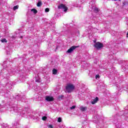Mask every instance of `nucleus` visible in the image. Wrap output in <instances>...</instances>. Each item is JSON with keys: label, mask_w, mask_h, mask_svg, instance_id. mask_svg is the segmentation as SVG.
<instances>
[{"label": "nucleus", "mask_w": 128, "mask_h": 128, "mask_svg": "<svg viewBox=\"0 0 128 128\" xmlns=\"http://www.w3.org/2000/svg\"><path fill=\"white\" fill-rule=\"evenodd\" d=\"M11 112H18L19 114H20L22 116H24L26 118H33L34 120H38L40 118V116H35L32 115V112H30V108H25V110H22L18 106H13L11 107Z\"/></svg>", "instance_id": "nucleus-1"}, {"label": "nucleus", "mask_w": 128, "mask_h": 128, "mask_svg": "<svg viewBox=\"0 0 128 128\" xmlns=\"http://www.w3.org/2000/svg\"><path fill=\"white\" fill-rule=\"evenodd\" d=\"M66 92H72L74 90V86L72 84H67L66 87Z\"/></svg>", "instance_id": "nucleus-2"}, {"label": "nucleus", "mask_w": 128, "mask_h": 128, "mask_svg": "<svg viewBox=\"0 0 128 128\" xmlns=\"http://www.w3.org/2000/svg\"><path fill=\"white\" fill-rule=\"evenodd\" d=\"M16 100H20L21 102H26V96H21L20 94L16 95L15 96Z\"/></svg>", "instance_id": "nucleus-3"}, {"label": "nucleus", "mask_w": 128, "mask_h": 128, "mask_svg": "<svg viewBox=\"0 0 128 128\" xmlns=\"http://www.w3.org/2000/svg\"><path fill=\"white\" fill-rule=\"evenodd\" d=\"M94 46L96 50H100L101 48H102L104 44L100 42H97L94 44Z\"/></svg>", "instance_id": "nucleus-4"}, {"label": "nucleus", "mask_w": 128, "mask_h": 128, "mask_svg": "<svg viewBox=\"0 0 128 128\" xmlns=\"http://www.w3.org/2000/svg\"><path fill=\"white\" fill-rule=\"evenodd\" d=\"M58 10H63L64 12L68 10V7L64 6V4H62L58 6Z\"/></svg>", "instance_id": "nucleus-5"}, {"label": "nucleus", "mask_w": 128, "mask_h": 128, "mask_svg": "<svg viewBox=\"0 0 128 128\" xmlns=\"http://www.w3.org/2000/svg\"><path fill=\"white\" fill-rule=\"evenodd\" d=\"M45 100L47 102H54V96L50 95L46 96Z\"/></svg>", "instance_id": "nucleus-6"}, {"label": "nucleus", "mask_w": 128, "mask_h": 128, "mask_svg": "<svg viewBox=\"0 0 128 128\" xmlns=\"http://www.w3.org/2000/svg\"><path fill=\"white\" fill-rule=\"evenodd\" d=\"M78 48V46H72L67 50L66 52H68V54H71V52H72Z\"/></svg>", "instance_id": "nucleus-7"}, {"label": "nucleus", "mask_w": 128, "mask_h": 128, "mask_svg": "<svg viewBox=\"0 0 128 128\" xmlns=\"http://www.w3.org/2000/svg\"><path fill=\"white\" fill-rule=\"evenodd\" d=\"M79 108L82 112H86L88 110V108L86 106H80Z\"/></svg>", "instance_id": "nucleus-8"}, {"label": "nucleus", "mask_w": 128, "mask_h": 128, "mask_svg": "<svg viewBox=\"0 0 128 128\" xmlns=\"http://www.w3.org/2000/svg\"><path fill=\"white\" fill-rule=\"evenodd\" d=\"M98 102V98L96 97L94 100L91 101V104H96Z\"/></svg>", "instance_id": "nucleus-9"}, {"label": "nucleus", "mask_w": 128, "mask_h": 128, "mask_svg": "<svg viewBox=\"0 0 128 128\" xmlns=\"http://www.w3.org/2000/svg\"><path fill=\"white\" fill-rule=\"evenodd\" d=\"M92 10L94 12H98V8L96 6H92Z\"/></svg>", "instance_id": "nucleus-10"}, {"label": "nucleus", "mask_w": 128, "mask_h": 128, "mask_svg": "<svg viewBox=\"0 0 128 128\" xmlns=\"http://www.w3.org/2000/svg\"><path fill=\"white\" fill-rule=\"evenodd\" d=\"M2 128H8V124H2Z\"/></svg>", "instance_id": "nucleus-11"}, {"label": "nucleus", "mask_w": 128, "mask_h": 128, "mask_svg": "<svg viewBox=\"0 0 128 128\" xmlns=\"http://www.w3.org/2000/svg\"><path fill=\"white\" fill-rule=\"evenodd\" d=\"M52 74H58V70H56V69H53Z\"/></svg>", "instance_id": "nucleus-12"}, {"label": "nucleus", "mask_w": 128, "mask_h": 128, "mask_svg": "<svg viewBox=\"0 0 128 128\" xmlns=\"http://www.w3.org/2000/svg\"><path fill=\"white\" fill-rule=\"evenodd\" d=\"M18 9V5H16L14 6L13 8V10H16Z\"/></svg>", "instance_id": "nucleus-13"}, {"label": "nucleus", "mask_w": 128, "mask_h": 128, "mask_svg": "<svg viewBox=\"0 0 128 128\" xmlns=\"http://www.w3.org/2000/svg\"><path fill=\"white\" fill-rule=\"evenodd\" d=\"M8 64V62H7V61H4L3 62V66H8V64Z\"/></svg>", "instance_id": "nucleus-14"}, {"label": "nucleus", "mask_w": 128, "mask_h": 128, "mask_svg": "<svg viewBox=\"0 0 128 128\" xmlns=\"http://www.w3.org/2000/svg\"><path fill=\"white\" fill-rule=\"evenodd\" d=\"M31 12H33L34 14H37L38 13V10H36L33 8L31 10Z\"/></svg>", "instance_id": "nucleus-15"}, {"label": "nucleus", "mask_w": 128, "mask_h": 128, "mask_svg": "<svg viewBox=\"0 0 128 128\" xmlns=\"http://www.w3.org/2000/svg\"><path fill=\"white\" fill-rule=\"evenodd\" d=\"M2 42H8V40L6 38H2L1 40Z\"/></svg>", "instance_id": "nucleus-16"}, {"label": "nucleus", "mask_w": 128, "mask_h": 128, "mask_svg": "<svg viewBox=\"0 0 128 128\" xmlns=\"http://www.w3.org/2000/svg\"><path fill=\"white\" fill-rule=\"evenodd\" d=\"M36 82H38V84H40V79L36 78Z\"/></svg>", "instance_id": "nucleus-17"}, {"label": "nucleus", "mask_w": 128, "mask_h": 128, "mask_svg": "<svg viewBox=\"0 0 128 128\" xmlns=\"http://www.w3.org/2000/svg\"><path fill=\"white\" fill-rule=\"evenodd\" d=\"M42 6V2L40 1H38V4H37V6Z\"/></svg>", "instance_id": "nucleus-18"}, {"label": "nucleus", "mask_w": 128, "mask_h": 128, "mask_svg": "<svg viewBox=\"0 0 128 128\" xmlns=\"http://www.w3.org/2000/svg\"><path fill=\"white\" fill-rule=\"evenodd\" d=\"M42 120H46L48 118L46 116H42Z\"/></svg>", "instance_id": "nucleus-19"}, {"label": "nucleus", "mask_w": 128, "mask_h": 128, "mask_svg": "<svg viewBox=\"0 0 128 128\" xmlns=\"http://www.w3.org/2000/svg\"><path fill=\"white\" fill-rule=\"evenodd\" d=\"M11 72L13 74H15L16 72V70H12Z\"/></svg>", "instance_id": "nucleus-20"}, {"label": "nucleus", "mask_w": 128, "mask_h": 128, "mask_svg": "<svg viewBox=\"0 0 128 128\" xmlns=\"http://www.w3.org/2000/svg\"><path fill=\"white\" fill-rule=\"evenodd\" d=\"M58 122H62V118H58Z\"/></svg>", "instance_id": "nucleus-21"}, {"label": "nucleus", "mask_w": 128, "mask_h": 128, "mask_svg": "<svg viewBox=\"0 0 128 128\" xmlns=\"http://www.w3.org/2000/svg\"><path fill=\"white\" fill-rule=\"evenodd\" d=\"M45 12H50V8H46L45 9Z\"/></svg>", "instance_id": "nucleus-22"}, {"label": "nucleus", "mask_w": 128, "mask_h": 128, "mask_svg": "<svg viewBox=\"0 0 128 128\" xmlns=\"http://www.w3.org/2000/svg\"><path fill=\"white\" fill-rule=\"evenodd\" d=\"M63 98H64V96H62V95L58 96V99L59 100H62Z\"/></svg>", "instance_id": "nucleus-23"}, {"label": "nucleus", "mask_w": 128, "mask_h": 128, "mask_svg": "<svg viewBox=\"0 0 128 128\" xmlns=\"http://www.w3.org/2000/svg\"><path fill=\"white\" fill-rule=\"evenodd\" d=\"M96 80H98V78H100V75L99 74H96Z\"/></svg>", "instance_id": "nucleus-24"}, {"label": "nucleus", "mask_w": 128, "mask_h": 128, "mask_svg": "<svg viewBox=\"0 0 128 128\" xmlns=\"http://www.w3.org/2000/svg\"><path fill=\"white\" fill-rule=\"evenodd\" d=\"M70 110H74V108H76V106H72V107H70Z\"/></svg>", "instance_id": "nucleus-25"}, {"label": "nucleus", "mask_w": 128, "mask_h": 128, "mask_svg": "<svg viewBox=\"0 0 128 128\" xmlns=\"http://www.w3.org/2000/svg\"><path fill=\"white\" fill-rule=\"evenodd\" d=\"M48 128H54V126H52V125H49V126H48Z\"/></svg>", "instance_id": "nucleus-26"}, {"label": "nucleus", "mask_w": 128, "mask_h": 128, "mask_svg": "<svg viewBox=\"0 0 128 128\" xmlns=\"http://www.w3.org/2000/svg\"><path fill=\"white\" fill-rule=\"evenodd\" d=\"M18 126V123L16 122H15L14 123V126Z\"/></svg>", "instance_id": "nucleus-27"}, {"label": "nucleus", "mask_w": 128, "mask_h": 128, "mask_svg": "<svg viewBox=\"0 0 128 128\" xmlns=\"http://www.w3.org/2000/svg\"><path fill=\"white\" fill-rule=\"evenodd\" d=\"M115 120H116L117 122H118V116L116 115L115 116Z\"/></svg>", "instance_id": "nucleus-28"}, {"label": "nucleus", "mask_w": 128, "mask_h": 128, "mask_svg": "<svg viewBox=\"0 0 128 128\" xmlns=\"http://www.w3.org/2000/svg\"><path fill=\"white\" fill-rule=\"evenodd\" d=\"M116 88L118 90H120V88H118V86H116Z\"/></svg>", "instance_id": "nucleus-29"}, {"label": "nucleus", "mask_w": 128, "mask_h": 128, "mask_svg": "<svg viewBox=\"0 0 128 128\" xmlns=\"http://www.w3.org/2000/svg\"><path fill=\"white\" fill-rule=\"evenodd\" d=\"M94 44H96V40H94Z\"/></svg>", "instance_id": "nucleus-30"}, {"label": "nucleus", "mask_w": 128, "mask_h": 128, "mask_svg": "<svg viewBox=\"0 0 128 128\" xmlns=\"http://www.w3.org/2000/svg\"><path fill=\"white\" fill-rule=\"evenodd\" d=\"M20 38H22V36H21L20 37Z\"/></svg>", "instance_id": "nucleus-31"}, {"label": "nucleus", "mask_w": 128, "mask_h": 128, "mask_svg": "<svg viewBox=\"0 0 128 128\" xmlns=\"http://www.w3.org/2000/svg\"><path fill=\"white\" fill-rule=\"evenodd\" d=\"M4 72V70H1V72Z\"/></svg>", "instance_id": "nucleus-32"}, {"label": "nucleus", "mask_w": 128, "mask_h": 128, "mask_svg": "<svg viewBox=\"0 0 128 128\" xmlns=\"http://www.w3.org/2000/svg\"><path fill=\"white\" fill-rule=\"evenodd\" d=\"M115 0V1H116V0Z\"/></svg>", "instance_id": "nucleus-33"}, {"label": "nucleus", "mask_w": 128, "mask_h": 128, "mask_svg": "<svg viewBox=\"0 0 128 128\" xmlns=\"http://www.w3.org/2000/svg\"><path fill=\"white\" fill-rule=\"evenodd\" d=\"M116 121H114V124H116V122H115Z\"/></svg>", "instance_id": "nucleus-34"}, {"label": "nucleus", "mask_w": 128, "mask_h": 128, "mask_svg": "<svg viewBox=\"0 0 128 128\" xmlns=\"http://www.w3.org/2000/svg\"><path fill=\"white\" fill-rule=\"evenodd\" d=\"M12 62V60L10 61H9V62Z\"/></svg>", "instance_id": "nucleus-35"}, {"label": "nucleus", "mask_w": 128, "mask_h": 128, "mask_svg": "<svg viewBox=\"0 0 128 128\" xmlns=\"http://www.w3.org/2000/svg\"><path fill=\"white\" fill-rule=\"evenodd\" d=\"M125 66H126V67H125V68H126V65H125Z\"/></svg>", "instance_id": "nucleus-36"}, {"label": "nucleus", "mask_w": 128, "mask_h": 128, "mask_svg": "<svg viewBox=\"0 0 128 128\" xmlns=\"http://www.w3.org/2000/svg\"><path fill=\"white\" fill-rule=\"evenodd\" d=\"M78 98H80V94L78 96Z\"/></svg>", "instance_id": "nucleus-37"}, {"label": "nucleus", "mask_w": 128, "mask_h": 128, "mask_svg": "<svg viewBox=\"0 0 128 128\" xmlns=\"http://www.w3.org/2000/svg\"><path fill=\"white\" fill-rule=\"evenodd\" d=\"M56 48H58V47H56Z\"/></svg>", "instance_id": "nucleus-38"}, {"label": "nucleus", "mask_w": 128, "mask_h": 128, "mask_svg": "<svg viewBox=\"0 0 128 128\" xmlns=\"http://www.w3.org/2000/svg\"><path fill=\"white\" fill-rule=\"evenodd\" d=\"M20 34V33L19 32L18 34Z\"/></svg>", "instance_id": "nucleus-39"}, {"label": "nucleus", "mask_w": 128, "mask_h": 128, "mask_svg": "<svg viewBox=\"0 0 128 128\" xmlns=\"http://www.w3.org/2000/svg\"><path fill=\"white\" fill-rule=\"evenodd\" d=\"M11 62V64H12V62Z\"/></svg>", "instance_id": "nucleus-40"}, {"label": "nucleus", "mask_w": 128, "mask_h": 128, "mask_svg": "<svg viewBox=\"0 0 128 128\" xmlns=\"http://www.w3.org/2000/svg\"><path fill=\"white\" fill-rule=\"evenodd\" d=\"M127 68H128L127 67Z\"/></svg>", "instance_id": "nucleus-41"}]
</instances>
